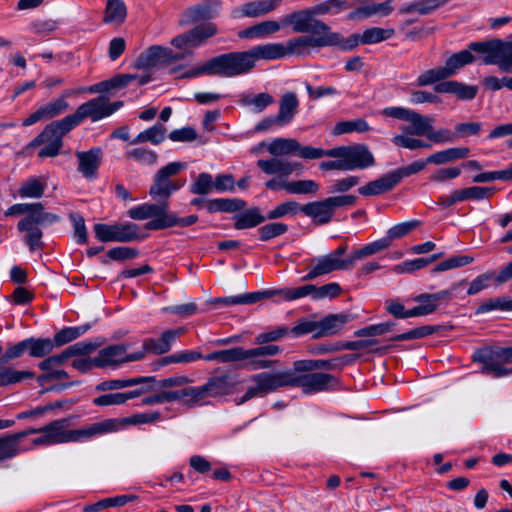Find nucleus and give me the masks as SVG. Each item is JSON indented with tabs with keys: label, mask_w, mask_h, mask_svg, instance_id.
Segmentation results:
<instances>
[{
	"label": "nucleus",
	"mask_w": 512,
	"mask_h": 512,
	"mask_svg": "<svg viewBox=\"0 0 512 512\" xmlns=\"http://www.w3.org/2000/svg\"><path fill=\"white\" fill-rule=\"evenodd\" d=\"M501 46L500 38L470 42L466 49L448 57L444 66L435 67L421 73L417 78V85L420 87L428 86L454 76L460 69L476 61L473 53L481 55L483 64L495 65L499 68Z\"/></svg>",
	"instance_id": "f257e3e1"
},
{
	"label": "nucleus",
	"mask_w": 512,
	"mask_h": 512,
	"mask_svg": "<svg viewBox=\"0 0 512 512\" xmlns=\"http://www.w3.org/2000/svg\"><path fill=\"white\" fill-rule=\"evenodd\" d=\"M4 215H24L17 223V230L24 234L22 241L30 252L44 248L43 229L61 220L58 214L45 211L41 202L13 204Z\"/></svg>",
	"instance_id": "f03ea898"
},
{
	"label": "nucleus",
	"mask_w": 512,
	"mask_h": 512,
	"mask_svg": "<svg viewBox=\"0 0 512 512\" xmlns=\"http://www.w3.org/2000/svg\"><path fill=\"white\" fill-rule=\"evenodd\" d=\"M388 247H390L388 241L385 237H382L352 251L347 258H343L344 254L347 252V246L340 245L330 253L315 258L313 260L315 264L310 268L308 273L302 277V280L311 281L333 271L350 270L353 268L356 261L377 254Z\"/></svg>",
	"instance_id": "7ed1b4c3"
},
{
	"label": "nucleus",
	"mask_w": 512,
	"mask_h": 512,
	"mask_svg": "<svg viewBox=\"0 0 512 512\" xmlns=\"http://www.w3.org/2000/svg\"><path fill=\"white\" fill-rule=\"evenodd\" d=\"M281 351L282 349L278 345L257 346L250 349L233 347L213 351L204 355L203 359L223 364L246 361L244 366L249 370H261L271 368L277 361L268 360L267 357L278 355Z\"/></svg>",
	"instance_id": "20e7f679"
},
{
	"label": "nucleus",
	"mask_w": 512,
	"mask_h": 512,
	"mask_svg": "<svg viewBox=\"0 0 512 512\" xmlns=\"http://www.w3.org/2000/svg\"><path fill=\"white\" fill-rule=\"evenodd\" d=\"M69 419H57L40 429H33L30 433H40L35 444L56 445L69 442H84L100 437L98 422L69 430Z\"/></svg>",
	"instance_id": "39448f33"
},
{
	"label": "nucleus",
	"mask_w": 512,
	"mask_h": 512,
	"mask_svg": "<svg viewBox=\"0 0 512 512\" xmlns=\"http://www.w3.org/2000/svg\"><path fill=\"white\" fill-rule=\"evenodd\" d=\"M284 50V44L269 43L246 51L227 52L233 77L250 73L260 59L276 60L285 57Z\"/></svg>",
	"instance_id": "423d86ee"
},
{
	"label": "nucleus",
	"mask_w": 512,
	"mask_h": 512,
	"mask_svg": "<svg viewBox=\"0 0 512 512\" xmlns=\"http://www.w3.org/2000/svg\"><path fill=\"white\" fill-rule=\"evenodd\" d=\"M236 382L229 374L215 375L200 386L184 387L186 407L194 408L209 403V398L227 396L233 393Z\"/></svg>",
	"instance_id": "0eeeda50"
},
{
	"label": "nucleus",
	"mask_w": 512,
	"mask_h": 512,
	"mask_svg": "<svg viewBox=\"0 0 512 512\" xmlns=\"http://www.w3.org/2000/svg\"><path fill=\"white\" fill-rule=\"evenodd\" d=\"M73 129L74 127L67 116L60 120L52 121L45 126L40 134L29 142L27 149L43 145L38 152L39 158L56 157L63 147L64 135Z\"/></svg>",
	"instance_id": "6e6552de"
},
{
	"label": "nucleus",
	"mask_w": 512,
	"mask_h": 512,
	"mask_svg": "<svg viewBox=\"0 0 512 512\" xmlns=\"http://www.w3.org/2000/svg\"><path fill=\"white\" fill-rule=\"evenodd\" d=\"M313 151V156H318V159L324 156L341 158L344 171L364 170L375 164L374 155L365 144L337 146L328 150L320 148Z\"/></svg>",
	"instance_id": "1a4fd4ad"
},
{
	"label": "nucleus",
	"mask_w": 512,
	"mask_h": 512,
	"mask_svg": "<svg viewBox=\"0 0 512 512\" xmlns=\"http://www.w3.org/2000/svg\"><path fill=\"white\" fill-rule=\"evenodd\" d=\"M472 360L481 364L479 372L492 378L507 376V364L512 363L509 347L485 346L474 351Z\"/></svg>",
	"instance_id": "9d476101"
},
{
	"label": "nucleus",
	"mask_w": 512,
	"mask_h": 512,
	"mask_svg": "<svg viewBox=\"0 0 512 512\" xmlns=\"http://www.w3.org/2000/svg\"><path fill=\"white\" fill-rule=\"evenodd\" d=\"M288 387L301 388L305 394H315L336 390L339 380L332 374L324 372H299L293 367L286 370Z\"/></svg>",
	"instance_id": "9b49d317"
},
{
	"label": "nucleus",
	"mask_w": 512,
	"mask_h": 512,
	"mask_svg": "<svg viewBox=\"0 0 512 512\" xmlns=\"http://www.w3.org/2000/svg\"><path fill=\"white\" fill-rule=\"evenodd\" d=\"M186 166L185 162H170L163 166L154 176V183L149 189V195L154 200L166 202L174 192L184 186L185 180H172L171 177L177 175Z\"/></svg>",
	"instance_id": "f8f14e48"
},
{
	"label": "nucleus",
	"mask_w": 512,
	"mask_h": 512,
	"mask_svg": "<svg viewBox=\"0 0 512 512\" xmlns=\"http://www.w3.org/2000/svg\"><path fill=\"white\" fill-rule=\"evenodd\" d=\"M250 382L251 384L247 387L238 404H243L256 397H265L279 388L288 387L286 370L257 373L251 376Z\"/></svg>",
	"instance_id": "ddd939ff"
},
{
	"label": "nucleus",
	"mask_w": 512,
	"mask_h": 512,
	"mask_svg": "<svg viewBox=\"0 0 512 512\" xmlns=\"http://www.w3.org/2000/svg\"><path fill=\"white\" fill-rule=\"evenodd\" d=\"M93 230L95 237L101 242L127 243L142 238L139 226L135 223H97L94 225Z\"/></svg>",
	"instance_id": "4468645a"
},
{
	"label": "nucleus",
	"mask_w": 512,
	"mask_h": 512,
	"mask_svg": "<svg viewBox=\"0 0 512 512\" xmlns=\"http://www.w3.org/2000/svg\"><path fill=\"white\" fill-rule=\"evenodd\" d=\"M315 6L308 9L292 12L282 20V25H292L296 33H311L312 35H324L329 26L319 19H315Z\"/></svg>",
	"instance_id": "2eb2a0df"
},
{
	"label": "nucleus",
	"mask_w": 512,
	"mask_h": 512,
	"mask_svg": "<svg viewBox=\"0 0 512 512\" xmlns=\"http://www.w3.org/2000/svg\"><path fill=\"white\" fill-rule=\"evenodd\" d=\"M217 33V25L213 22H206L176 35L172 38L171 45L177 49L199 48Z\"/></svg>",
	"instance_id": "dca6fc26"
},
{
	"label": "nucleus",
	"mask_w": 512,
	"mask_h": 512,
	"mask_svg": "<svg viewBox=\"0 0 512 512\" xmlns=\"http://www.w3.org/2000/svg\"><path fill=\"white\" fill-rule=\"evenodd\" d=\"M223 9L222 0H201L184 10L180 18L181 25H190L200 21L217 18Z\"/></svg>",
	"instance_id": "f3484780"
},
{
	"label": "nucleus",
	"mask_w": 512,
	"mask_h": 512,
	"mask_svg": "<svg viewBox=\"0 0 512 512\" xmlns=\"http://www.w3.org/2000/svg\"><path fill=\"white\" fill-rule=\"evenodd\" d=\"M99 345V342L87 340L76 342L75 344L70 345L64 349L61 353L45 358L38 364V367L45 373L54 371V367L64 364L71 357L88 355L94 352L99 347Z\"/></svg>",
	"instance_id": "a211bd4d"
},
{
	"label": "nucleus",
	"mask_w": 512,
	"mask_h": 512,
	"mask_svg": "<svg viewBox=\"0 0 512 512\" xmlns=\"http://www.w3.org/2000/svg\"><path fill=\"white\" fill-rule=\"evenodd\" d=\"M202 75L234 78L227 53H222L208 59L202 65L185 71L181 77L197 78Z\"/></svg>",
	"instance_id": "6ab92c4d"
},
{
	"label": "nucleus",
	"mask_w": 512,
	"mask_h": 512,
	"mask_svg": "<svg viewBox=\"0 0 512 512\" xmlns=\"http://www.w3.org/2000/svg\"><path fill=\"white\" fill-rule=\"evenodd\" d=\"M129 345L114 344L101 349L95 357L96 367L105 368L119 363L133 362L144 358V351L127 354Z\"/></svg>",
	"instance_id": "aec40b11"
},
{
	"label": "nucleus",
	"mask_w": 512,
	"mask_h": 512,
	"mask_svg": "<svg viewBox=\"0 0 512 512\" xmlns=\"http://www.w3.org/2000/svg\"><path fill=\"white\" fill-rule=\"evenodd\" d=\"M161 417L160 412L135 413L124 418H110L98 422L100 436L125 429L130 425L153 423Z\"/></svg>",
	"instance_id": "412c9836"
},
{
	"label": "nucleus",
	"mask_w": 512,
	"mask_h": 512,
	"mask_svg": "<svg viewBox=\"0 0 512 512\" xmlns=\"http://www.w3.org/2000/svg\"><path fill=\"white\" fill-rule=\"evenodd\" d=\"M106 111V98L99 96L81 104L74 113L67 115V117L75 128L87 118H90L92 122H97L109 117Z\"/></svg>",
	"instance_id": "4be33fe9"
},
{
	"label": "nucleus",
	"mask_w": 512,
	"mask_h": 512,
	"mask_svg": "<svg viewBox=\"0 0 512 512\" xmlns=\"http://www.w3.org/2000/svg\"><path fill=\"white\" fill-rule=\"evenodd\" d=\"M312 146H302L297 140L292 138H277L274 139L268 146V151L272 155H287L295 153L303 159H318L314 155L313 150H319Z\"/></svg>",
	"instance_id": "5701e85b"
},
{
	"label": "nucleus",
	"mask_w": 512,
	"mask_h": 512,
	"mask_svg": "<svg viewBox=\"0 0 512 512\" xmlns=\"http://www.w3.org/2000/svg\"><path fill=\"white\" fill-rule=\"evenodd\" d=\"M78 172L87 180H95L102 163L103 152L100 147H92L87 151H77Z\"/></svg>",
	"instance_id": "b1692460"
},
{
	"label": "nucleus",
	"mask_w": 512,
	"mask_h": 512,
	"mask_svg": "<svg viewBox=\"0 0 512 512\" xmlns=\"http://www.w3.org/2000/svg\"><path fill=\"white\" fill-rule=\"evenodd\" d=\"M332 43L331 39L324 35L299 36L289 39L284 45L286 55L304 56L309 53V48L325 47Z\"/></svg>",
	"instance_id": "393cba45"
},
{
	"label": "nucleus",
	"mask_w": 512,
	"mask_h": 512,
	"mask_svg": "<svg viewBox=\"0 0 512 512\" xmlns=\"http://www.w3.org/2000/svg\"><path fill=\"white\" fill-rule=\"evenodd\" d=\"M69 109V103L64 98H55L50 102L40 106L33 113H31L27 118H25L22 122V125L25 127L32 126L35 123L52 119L57 117Z\"/></svg>",
	"instance_id": "a878e982"
},
{
	"label": "nucleus",
	"mask_w": 512,
	"mask_h": 512,
	"mask_svg": "<svg viewBox=\"0 0 512 512\" xmlns=\"http://www.w3.org/2000/svg\"><path fill=\"white\" fill-rule=\"evenodd\" d=\"M434 91L440 94H453L459 100L469 101L476 97L478 87L476 85H468L456 80H448L436 82Z\"/></svg>",
	"instance_id": "bb28decb"
},
{
	"label": "nucleus",
	"mask_w": 512,
	"mask_h": 512,
	"mask_svg": "<svg viewBox=\"0 0 512 512\" xmlns=\"http://www.w3.org/2000/svg\"><path fill=\"white\" fill-rule=\"evenodd\" d=\"M183 328L165 330L159 338H148L143 342L141 351L151 352L157 355L170 351L172 344L183 333Z\"/></svg>",
	"instance_id": "cd10ccee"
},
{
	"label": "nucleus",
	"mask_w": 512,
	"mask_h": 512,
	"mask_svg": "<svg viewBox=\"0 0 512 512\" xmlns=\"http://www.w3.org/2000/svg\"><path fill=\"white\" fill-rule=\"evenodd\" d=\"M282 0H260L243 4L241 8L235 9L232 13L234 18L250 17L256 18L275 10Z\"/></svg>",
	"instance_id": "c85d7f7f"
},
{
	"label": "nucleus",
	"mask_w": 512,
	"mask_h": 512,
	"mask_svg": "<svg viewBox=\"0 0 512 512\" xmlns=\"http://www.w3.org/2000/svg\"><path fill=\"white\" fill-rule=\"evenodd\" d=\"M168 211V203H143L138 206L132 207L127 211V215L134 220H146L156 221L166 216Z\"/></svg>",
	"instance_id": "c756f323"
},
{
	"label": "nucleus",
	"mask_w": 512,
	"mask_h": 512,
	"mask_svg": "<svg viewBox=\"0 0 512 512\" xmlns=\"http://www.w3.org/2000/svg\"><path fill=\"white\" fill-rule=\"evenodd\" d=\"M398 184V177L393 171L371 181L358 189L360 195L365 197L381 195L392 190Z\"/></svg>",
	"instance_id": "7c9ffc66"
},
{
	"label": "nucleus",
	"mask_w": 512,
	"mask_h": 512,
	"mask_svg": "<svg viewBox=\"0 0 512 512\" xmlns=\"http://www.w3.org/2000/svg\"><path fill=\"white\" fill-rule=\"evenodd\" d=\"M346 364L344 357L332 359H304L294 362V368L299 372H311L315 370L341 369Z\"/></svg>",
	"instance_id": "2f4dec72"
},
{
	"label": "nucleus",
	"mask_w": 512,
	"mask_h": 512,
	"mask_svg": "<svg viewBox=\"0 0 512 512\" xmlns=\"http://www.w3.org/2000/svg\"><path fill=\"white\" fill-rule=\"evenodd\" d=\"M171 53V49L160 45H153L141 53L135 67L138 69H150L158 64L166 63V56Z\"/></svg>",
	"instance_id": "473e14b6"
},
{
	"label": "nucleus",
	"mask_w": 512,
	"mask_h": 512,
	"mask_svg": "<svg viewBox=\"0 0 512 512\" xmlns=\"http://www.w3.org/2000/svg\"><path fill=\"white\" fill-rule=\"evenodd\" d=\"M300 212L305 214L307 217H310L315 223L320 225L329 223L334 216L326 198L302 205Z\"/></svg>",
	"instance_id": "72a5a7b5"
},
{
	"label": "nucleus",
	"mask_w": 512,
	"mask_h": 512,
	"mask_svg": "<svg viewBox=\"0 0 512 512\" xmlns=\"http://www.w3.org/2000/svg\"><path fill=\"white\" fill-rule=\"evenodd\" d=\"M197 221L198 216L195 214L186 217H178L176 214L168 213L167 211L166 216H164L162 219H158L156 221H148L144 227L147 230H163L174 226L189 227Z\"/></svg>",
	"instance_id": "f704fd0d"
},
{
	"label": "nucleus",
	"mask_w": 512,
	"mask_h": 512,
	"mask_svg": "<svg viewBox=\"0 0 512 512\" xmlns=\"http://www.w3.org/2000/svg\"><path fill=\"white\" fill-rule=\"evenodd\" d=\"M313 290H315V285L313 284H307L296 288L266 289L262 291V297L263 299H269L275 296H279L288 302L306 296H310L313 299Z\"/></svg>",
	"instance_id": "c9c22d12"
},
{
	"label": "nucleus",
	"mask_w": 512,
	"mask_h": 512,
	"mask_svg": "<svg viewBox=\"0 0 512 512\" xmlns=\"http://www.w3.org/2000/svg\"><path fill=\"white\" fill-rule=\"evenodd\" d=\"M257 166L267 175H278L279 177H288L298 165L285 159L273 157L270 159H259Z\"/></svg>",
	"instance_id": "e433bc0d"
},
{
	"label": "nucleus",
	"mask_w": 512,
	"mask_h": 512,
	"mask_svg": "<svg viewBox=\"0 0 512 512\" xmlns=\"http://www.w3.org/2000/svg\"><path fill=\"white\" fill-rule=\"evenodd\" d=\"M299 99L295 92H285L279 100L278 120H280L284 126L289 125L295 118L299 110Z\"/></svg>",
	"instance_id": "4c0bfd02"
},
{
	"label": "nucleus",
	"mask_w": 512,
	"mask_h": 512,
	"mask_svg": "<svg viewBox=\"0 0 512 512\" xmlns=\"http://www.w3.org/2000/svg\"><path fill=\"white\" fill-rule=\"evenodd\" d=\"M237 212L233 216L234 228L237 230L251 229L267 220V215H263L258 207H251Z\"/></svg>",
	"instance_id": "58836bf2"
},
{
	"label": "nucleus",
	"mask_w": 512,
	"mask_h": 512,
	"mask_svg": "<svg viewBox=\"0 0 512 512\" xmlns=\"http://www.w3.org/2000/svg\"><path fill=\"white\" fill-rule=\"evenodd\" d=\"M135 78L136 76L132 74H118L108 80L91 85L83 91L88 93H106L113 89H119L128 86L132 82V79Z\"/></svg>",
	"instance_id": "ea45409f"
},
{
	"label": "nucleus",
	"mask_w": 512,
	"mask_h": 512,
	"mask_svg": "<svg viewBox=\"0 0 512 512\" xmlns=\"http://www.w3.org/2000/svg\"><path fill=\"white\" fill-rule=\"evenodd\" d=\"M351 315L346 313L330 314L318 321L320 337L336 334L342 329L344 324L351 320Z\"/></svg>",
	"instance_id": "a19ab883"
},
{
	"label": "nucleus",
	"mask_w": 512,
	"mask_h": 512,
	"mask_svg": "<svg viewBox=\"0 0 512 512\" xmlns=\"http://www.w3.org/2000/svg\"><path fill=\"white\" fill-rule=\"evenodd\" d=\"M144 392L145 389L139 388L128 392L108 393L94 398L92 402L99 407L121 405L130 399L139 397Z\"/></svg>",
	"instance_id": "79ce46f5"
},
{
	"label": "nucleus",
	"mask_w": 512,
	"mask_h": 512,
	"mask_svg": "<svg viewBox=\"0 0 512 512\" xmlns=\"http://www.w3.org/2000/svg\"><path fill=\"white\" fill-rule=\"evenodd\" d=\"M154 381L155 377L153 376H140L127 379H111L98 383L95 387V390L98 392L114 391Z\"/></svg>",
	"instance_id": "37998d69"
},
{
	"label": "nucleus",
	"mask_w": 512,
	"mask_h": 512,
	"mask_svg": "<svg viewBox=\"0 0 512 512\" xmlns=\"http://www.w3.org/2000/svg\"><path fill=\"white\" fill-rule=\"evenodd\" d=\"M47 188V183L44 178L31 176L24 180L18 189V195L20 198H41Z\"/></svg>",
	"instance_id": "c03bdc74"
},
{
	"label": "nucleus",
	"mask_w": 512,
	"mask_h": 512,
	"mask_svg": "<svg viewBox=\"0 0 512 512\" xmlns=\"http://www.w3.org/2000/svg\"><path fill=\"white\" fill-rule=\"evenodd\" d=\"M469 154L470 149L468 147H451L429 155L428 162L434 165H443L456 160L465 159Z\"/></svg>",
	"instance_id": "a18cd8bd"
},
{
	"label": "nucleus",
	"mask_w": 512,
	"mask_h": 512,
	"mask_svg": "<svg viewBox=\"0 0 512 512\" xmlns=\"http://www.w3.org/2000/svg\"><path fill=\"white\" fill-rule=\"evenodd\" d=\"M127 17V7L123 0H107L103 22L105 24L121 25Z\"/></svg>",
	"instance_id": "49530a36"
},
{
	"label": "nucleus",
	"mask_w": 512,
	"mask_h": 512,
	"mask_svg": "<svg viewBox=\"0 0 512 512\" xmlns=\"http://www.w3.org/2000/svg\"><path fill=\"white\" fill-rule=\"evenodd\" d=\"M281 24L274 20H267L241 30L238 36L241 39L259 38L265 35L276 33L280 30Z\"/></svg>",
	"instance_id": "de8ad7c7"
},
{
	"label": "nucleus",
	"mask_w": 512,
	"mask_h": 512,
	"mask_svg": "<svg viewBox=\"0 0 512 512\" xmlns=\"http://www.w3.org/2000/svg\"><path fill=\"white\" fill-rule=\"evenodd\" d=\"M91 329V324L85 323L79 326L64 327L57 333H55L52 342L55 347H61L68 344L80 336L84 335Z\"/></svg>",
	"instance_id": "09e8293b"
},
{
	"label": "nucleus",
	"mask_w": 512,
	"mask_h": 512,
	"mask_svg": "<svg viewBox=\"0 0 512 512\" xmlns=\"http://www.w3.org/2000/svg\"><path fill=\"white\" fill-rule=\"evenodd\" d=\"M408 122L411 123V126L403 129L406 134L428 137L432 128V118L423 116L413 110Z\"/></svg>",
	"instance_id": "8fccbe9b"
},
{
	"label": "nucleus",
	"mask_w": 512,
	"mask_h": 512,
	"mask_svg": "<svg viewBox=\"0 0 512 512\" xmlns=\"http://www.w3.org/2000/svg\"><path fill=\"white\" fill-rule=\"evenodd\" d=\"M324 38H329L332 41V43L327 44V46H336L343 51H351L362 44V41H360L362 40L361 34L353 33L347 38H343L341 34L333 32L330 27L329 30L325 32Z\"/></svg>",
	"instance_id": "3c124183"
},
{
	"label": "nucleus",
	"mask_w": 512,
	"mask_h": 512,
	"mask_svg": "<svg viewBox=\"0 0 512 512\" xmlns=\"http://www.w3.org/2000/svg\"><path fill=\"white\" fill-rule=\"evenodd\" d=\"M184 394V388L175 391L164 390L158 394L144 397L141 403L142 405H154L180 401L182 405L186 406V396Z\"/></svg>",
	"instance_id": "603ef678"
},
{
	"label": "nucleus",
	"mask_w": 512,
	"mask_h": 512,
	"mask_svg": "<svg viewBox=\"0 0 512 512\" xmlns=\"http://www.w3.org/2000/svg\"><path fill=\"white\" fill-rule=\"evenodd\" d=\"M262 299V291H255L236 296L218 297L212 299L211 302L223 306H234L254 304Z\"/></svg>",
	"instance_id": "864d4df0"
},
{
	"label": "nucleus",
	"mask_w": 512,
	"mask_h": 512,
	"mask_svg": "<svg viewBox=\"0 0 512 512\" xmlns=\"http://www.w3.org/2000/svg\"><path fill=\"white\" fill-rule=\"evenodd\" d=\"M35 374L28 370H16L12 367H0V387H5L34 378Z\"/></svg>",
	"instance_id": "5fc2aeb1"
},
{
	"label": "nucleus",
	"mask_w": 512,
	"mask_h": 512,
	"mask_svg": "<svg viewBox=\"0 0 512 512\" xmlns=\"http://www.w3.org/2000/svg\"><path fill=\"white\" fill-rule=\"evenodd\" d=\"M166 131V128L162 124L156 123L148 129L140 132L133 140H131L130 143L138 144L150 142L154 145H158L165 140Z\"/></svg>",
	"instance_id": "6e6d98bb"
},
{
	"label": "nucleus",
	"mask_w": 512,
	"mask_h": 512,
	"mask_svg": "<svg viewBox=\"0 0 512 512\" xmlns=\"http://www.w3.org/2000/svg\"><path fill=\"white\" fill-rule=\"evenodd\" d=\"M239 104L244 107L253 106L256 112L264 111L268 106L274 103V98L269 93L263 92L256 95L243 94L239 99Z\"/></svg>",
	"instance_id": "4d7b16f0"
},
{
	"label": "nucleus",
	"mask_w": 512,
	"mask_h": 512,
	"mask_svg": "<svg viewBox=\"0 0 512 512\" xmlns=\"http://www.w3.org/2000/svg\"><path fill=\"white\" fill-rule=\"evenodd\" d=\"M395 33L393 28L383 29L380 27L367 28L361 34L362 45L377 44L391 38Z\"/></svg>",
	"instance_id": "13d9d810"
},
{
	"label": "nucleus",
	"mask_w": 512,
	"mask_h": 512,
	"mask_svg": "<svg viewBox=\"0 0 512 512\" xmlns=\"http://www.w3.org/2000/svg\"><path fill=\"white\" fill-rule=\"evenodd\" d=\"M29 356L32 358H43L48 356L54 349L50 338L29 337Z\"/></svg>",
	"instance_id": "bf43d9fd"
},
{
	"label": "nucleus",
	"mask_w": 512,
	"mask_h": 512,
	"mask_svg": "<svg viewBox=\"0 0 512 512\" xmlns=\"http://www.w3.org/2000/svg\"><path fill=\"white\" fill-rule=\"evenodd\" d=\"M370 130L368 122L362 118L349 121H340L334 126L333 133L335 135L347 134L352 132H367Z\"/></svg>",
	"instance_id": "052dcab7"
},
{
	"label": "nucleus",
	"mask_w": 512,
	"mask_h": 512,
	"mask_svg": "<svg viewBox=\"0 0 512 512\" xmlns=\"http://www.w3.org/2000/svg\"><path fill=\"white\" fill-rule=\"evenodd\" d=\"M353 5L349 0H325L315 5V11L319 15L339 14L344 10L351 8Z\"/></svg>",
	"instance_id": "680f3d73"
},
{
	"label": "nucleus",
	"mask_w": 512,
	"mask_h": 512,
	"mask_svg": "<svg viewBox=\"0 0 512 512\" xmlns=\"http://www.w3.org/2000/svg\"><path fill=\"white\" fill-rule=\"evenodd\" d=\"M494 310L512 311V299L495 297L484 301L475 311L476 314H485Z\"/></svg>",
	"instance_id": "e2e57ef3"
},
{
	"label": "nucleus",
	"mask_w": 512,
	"mask_h": 512,
	"mask_svg": "<svg viewBox=\"0 0 512 512\" xmlns=\"http://www.w3.org/2000/svg\"><path fill=\"white\" fill-rule=\"evenodd\" d=\"M203 357L204 355L198 351L183 350L161 358L160 365L166 366L172 363H190L203 359Z\"/></svg>",
	"instance_id": "0e129e2a"
},
{
	"label": "nucleus",
	"mask_w": 512,
	"mask_h": 512,
	"mask_svg": "<svg viewBox=\"0 0 512 512\" xmlns=\"http://www.w3.org/2000/svg\"><path fill=\"white\" fill-rule=\"evenodd\" d=\"M125 156L144 166L153 165L157 160L156 152L143 147L130 149Z\"/></svg>",
	"instance_id": "69168bd1"
},
{
	"label": "nucleus",
	"mask_w": 512,
	"mask_h": 512,
	"mask_svg": "<svg viewBox=\"0 0 512 512\" xmlns=\"http://www.w3.org/2000/svg\"><path fill=\"white\" fill-rule=\"evenodd\" d=\"M419 223L420 222L417 220H412V221L396 224L387 230L386 235L384 237L388 241L389 245L391 246L392 242L395 239H399V238L406 236L413 229H415L419 225Z\"/></svg>",
	"instance_id": "338daca9"
},
{
	"label": "nucleus",
	"mask_w": 512,
	"mask_h": 512,
	"mask_svg": "<svg viewBox=\"0 0 512 512\" xmlns=\"http://www.w3.org/2000/svg\"><path fill=\"white\" fill-rule=\"evenodd\" d=\"M288 231V225L280 222H272L261 226L257 232L261 241H269L281 236Z\"/></svg>",
	"instance_id": "774afa93"
}]
</instances>
